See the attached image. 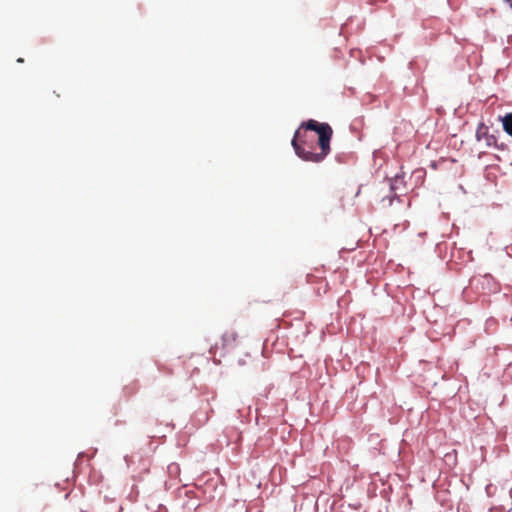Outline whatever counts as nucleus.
Listing matches in <instances>:
<instances>
[{"label":"nucleus","instance_id":"obj_1","mask_svg":"<svg viewBox=\"0 0 512 512\" xmlns=\"http://www.w3.org/2000/svg\"><path fill=\"white\" fill-rule=\"evenodd\" d=\"M301 128H305V130L315 131L318 134V143L320 147V152H314L311 150V147L307 149L305 147V143L303 140V135L299 130L296 131L293 139L292 146L295 150V153L298 157L303 159L304 161H310L319 163L323 161L326 156L330 153V141L333 135V130L328 123H320L316 120L310 119L304 123H302Z\"/></svg>","mask_w":512,"mask_h":512},{"label":"nucleus","instance_id":"obj_2","mask_svg":"<svg viewBox=\"0 0 512 512\" xmlns=\"http://www.w3.org/2000/svg\"><path fill=\"white\" fill-rule=\"evenodd\" d=\"M476 139L478 141H484L487 147L496 146L497 143L496 137L489 133V128L484 123L478 125Z\"/></svg>","mask_w":512,"mask_h":512},{"label":"nucleus","instance_id":"obj_3","mask_svg":"<svg viewBox=\"0 0 512 512\" xmlns=\"http://www.w3.org/2000/svg\"><path fill=\"white\" fill-rule=\"evenodd\" d=\"M238 335L234 331H227L223 334L222 340L224 346H232L237 342Z\"/></svg>","mask_w":512,"mask_h":512},{"label":"nucleus","instance_id":"obj_4","mask_svg":"<svg viewBox=\"0 0 512 512\" xmlns=\"http://www.w3.org/2000/svg\"><path fill=\"white\" fill-rule=\"evenodd\" d=\"M503 130L512 137V113H508L501 118Z\"/></svg>","mask_w":512,"mask_h":512},{"label":"nucleus","instance_id":"obj_5","mask_svg":"<svg viewBox=\"0 0 512 512\" xmlns=\"http://www.w3.org/2000/svg\"><path fill=\"white\" fill-rule=\"evenodd\" d=\"M506 2H508L510 7L512 8V0H506Z\"/></svg>","mask_w":512,"mask_h":512}]
</instances>
